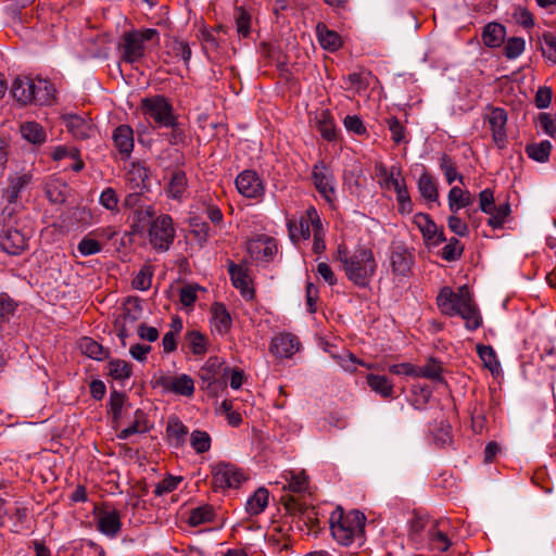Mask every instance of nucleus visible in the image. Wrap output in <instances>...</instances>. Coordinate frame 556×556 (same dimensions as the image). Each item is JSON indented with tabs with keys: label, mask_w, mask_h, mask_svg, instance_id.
I'll return each instance as SVG.
<instances>
[{
	"label": "nucleus",
	"mask_w": 556,
	"mask_h": 556,
	"mask_svg": "<svg viewBox=\"0 0 556 556\" xmlns=\"http://www.w3.org/2000/svg\"><path fill=\"white\" fill-rule=\"evenodd\" d=\"M108 375L115 380H125L131 376L132 366L123 359H112L106 366Z\"/></svg>",
	"instance_id": "37"
},
{
	"label": "nucleus",
	"mask_w": 556,
	"mask_h": 556,
	"mask_svg": "<svg viewBox=\"0 0 556 556\" xmlns=\"http://www.w3.org/2000/svg\"><path fill=\"white\" fill-rule=\"evenodd\" d=\"M213 484L216 489L239 488L247 480L244 471L230 463H217L212 467Z\"/></svg>",
	"instance_id": "8"
},
{
	"label": "nucleus",
	"mask_w": 556,
	"mask_h": 556,
	"mask_svg": "<svg viewBox=\"0 0 556 556\" xmlns=\"http://www.w3.org/2000/svg\"><path fill=\"white\" fill-rule=\"evenodd\" d=\"M376 169L377 176L379 177V184L382 188L388 190L394 189V191H397L406 186L400 168L393 166L388 169L384 165L380 164Z\"/></svg>",
	"instance_id": "21"
},
{
	"label": "nucleus",
	"mask_w": 556,
	"mask_h": 556,
	"mask_svg": "<svg viewBox=\"0 0 556 556\" xmlns=\"http://www.w3.org/2000/svg\"><path fill=\"white\" fill-rule=\"evenodd\" d=\"M457 315L465 320V326L470 331L477 330L482 324L481 315L472 298L462 311L457 312Z\"/></svg>",
	"instance_id": "31"
},
{
	"label": "nucleus",
	"mask_w": 556,
	"mask_h": 556,
	"mask_svg": "<svg viewBox=\"0 0 556 556\" xmlns=\"http://www.w3.org/2000/svg\"><path fill=\"white\" fill-rule=\"evenodd\" d=\"M312 178L319 194L328 203H332L336 199V189L331 169L324 162H319L313 167Z\"/></svg>",
	"instance_id": "9"
},
{
	"label": "nucleus",
	"mask_w": 556,
	"mask_h": 556,
	"mask_svg": "<svg viewBox=\"0 0 556 556\" xmlns=\"http://www.w3.org/2000/svg\"><path fill=\"white\" fill-rule=\"evenodd\" d=\"M99 202L108 211H111L113 213L119 212V198L115 189H113L112 187H108L101 192Z\"/></svg>",
	"instance_id": "51"
},
{
	"label": "nucleus",
	"mask_w": 556,
	"mask_h": 556,
	"mask_svg": "<svg viewBox=\"0 0 556 556\" xmlns=\"http://www.w3.org/2000/svg\"><path fill=\"white\" fill-rule=\"evenodd\" d=\"M159 383L164 390L182 396H191L194 392L193 379L186 374L177 377H162Z\"/></svg>",
	"instance_id": "17"
},
{
	"label": "nucleus",
	"mask_w": 556,
	"mask_h": 556,
	"mask_svg": "<svg viewBox=\"0 0 556 556\" xmlns=\"http://www.w3.org/2000/svg\"><path fill=\"white\" fill-rule=\"evenodd\" d=\"M316 31L319 43L324 49L336 51L341 47L340 36L336 31L328 29L325 24L319 23Z\"/></svg>",
	"instance_id": "35"
},
{
	"label": "nucleus",
	"mask_w": 556,
	"mask_h": 556,
	"mask_svg": "<svg viewBox=\"0 0 556 556\" xmlns=\"http://www.w3.org/2000/svg\"><path fill=\"white\" fill-rule=\"evenodd\" d=\"M316 127L321 137L328 141L336 139V127L328 110H323L315 116Z\"/></svg>",
	"instance_id": "34"
},
{
	"label": "nucleus",
	"mask_w": 556,
	"mask_h": 556,
	"mask_svg": "<svg viewBox=\"0 0 556 556\" xmlns=\"http://www.w3.org/2000/svg\"><path fill=\"white\" fill-rule=\"evenodd\" d=\"M79 349L81 353L97 361L105 358L108 354L100 343L88 337H85L79 341Z\"/></svg>",
	"instance_id": "41"
},
{
	"label": "nucleus",
	"mask_w": 556,
	"mask_h": 556,
	"mask_svg": "<svg viewBox=\"0 0 556 556\" xmlns=\"http://www.w3.org/2000/svg\"><path fill=\"white\" fill-rule=\"evenodd\" d=\"M0 245L10 255L21 254L27 245L25 236L14 227H4L0 233Z\"/></svg>",
	"instance_id": "15"
},
{
	"label": "nucleus",
	"mask_w": 556,
	"mask_h": 556,
	"mask_svg": "<svg viewBox=\"0 0 556 556\" xmlns=\"http://www.w3.org/2000/svg\"><path fill=\"white\" fill-rule=\"evenodd\" d=\"M237 31L242 37H248L251 31V15L243 8L237 9L236 12Z\"/></svg>",
	"instance_id": "55"
},
{
	"label": "nucleus",
	"mask_w": 556,
	"mask_h": 556,
	"mask_svg": "<svg viewBox=\"0 0 556 556\" xmlns=\"http://www.w3.org/2000/svg\"><path fill=\"white\" fill-rule=\"evenodd\" d=\"M112 139L115 149L123 160L130 156L134 150V131L128 125H119L113 131Z\"/></svg>",
	"instance_id": "18"
},
{
	"label": "nucleus",
	"mask_w": 556,
	"mask_h": 556,
	"mask_svg": "<svg viewBox=\"0 0 556 556\" xmlns=\"http://www.w3.org/2000/svg\"><path fill=\"white\" fill-rule=\"evenodd\" d=\"M544 46H542L543 55L554 64H556V30L545 31L542 35Z\"/></svg>",
	"instance_id": "53"
},
{
	"label": "nucleus",
	"mask_w": 556,
	"mask_h": 556,
	"mask_svg": "<svg viewBox=\"0 0 556 556\" xmlns=\"http://www.w3.org/2000/svg\"><path fill=\"white\" fill-rule=\"evenodd\" d=\"M486 121L489 123L490 129L492 131L493 140L495 144L503 149L506 144L507 136H506V123H507V113L504 109L494 108L486 116Z\"/></svg>",
	"instance_id": "16"
},
{
	"label": "nucleus",
	"mask_w": 556,
	"mask_h": 556,
	"mask_svg": "<svg viewBox=\"0 0 556 556\" xmlns=\"http://www.w3.org/2000/svg\"><path fill=\"white\" fill-rule=\"evenodd\" d=\"M464 251V247L456 238H451L448 243L442 249L441 256L447 262L458 260Z\"/></svg>",
	"instance_id": "54"
},
{
	"label": "nucleus",
	"mask_w": 556,
	"mask_h": 556,
	"mask_svg": "<svg viewBox=\"0 0 556 556\" xmlns=\"http://www.w3.org/2000/svg\"><path fill=\"white\" fill-rule=\"evenodd\" d=\"M223 362L217 357H210L199 370V377L203 383H206V388H211L217 381V378L223 370H227L223 367Z\"/></svg>",
	"instance_id": "26"
},
{
	"label": "nucleus",
	"mask_w": 556,
	"mask_h": 556,
	"mask_svg": "<svg viewBox=\"0 0 556 556\" xmlns=\"http://www.w3.org/2000/svg\"><path fill=\"white\" fill-rule=\"evenodd\" d=\"M290 239L298 242L301 239H308L312 231V219L305 214L299 220L289 219L287 223Z\"/></svg>",
	"instance_id": "28"
},
{
	"label": "nucleus",
	"mask_w": 556,
	"mask_h": 556,
	"mask_svg": "<svg viewBox=\"0 0 556 556\" xmlns=\"http://www.w3.org/2000/svg\"><path fill=\"white\" fill-rule=\"evenodd\" d=\"M97 529L109 538L118 535L122 529L121 515L108 504H103L101 508H94Z\"/></svg>",
	"instance_id": "10"
},
{
	"label": "nucleus",
	"mask_w": 556,
	"mask_h": 556,
	"mask_svg": "<svg viewBox=\"0 0 556 556\" xmlns=\"http://www.w3.org/2000/svg\"><path fill=\"white\" fill-rule=\"evenodd\" d=\"M53 85L42 78L36 80L27 76H18L12 83L11 93L21 105H49L54 99Z\"/></svg>",
	"instance_id": "2"
},
{
	"label": "nucleus",
	"mask_w": 556,
	"mask_h": 556,
	"mask_svg": "<svg viewBox=\"0 0 556 556\" xmlns=\"http://www.w3.org/2000/svg\"><path fill=\"white\" fill-rule=\"evenodd\" d=\"M142 314L141 306L137 303H129L121 316H118L114 323V328L117 332L122 344L126 345V339L131 334L136 323L140 319Z\"/></svg>",
	"instance_id": "11"
},
{
	"label": "nucleus",
	"mask_w": 556,
	"mask_h": 556,
	"mask_svg": "<svg viewBox=\"0 0 556 556\" xmlns=\"http://www.w3.org/2000/svg\"><path fill=\"white\" fill-rule=\"evenodd\" d=\"M478 354L480 358L483 361L484 365L493 370L494 367L498 365L496 361V355L492 346L489 345H478L477 348Z\"/></svg>",
	"instance_id": "63"
},
{
	"label": "nucleus",
	"mask_w": 556,
	"mask_h": 556,
	"mask_svg": "<svg viewBox=\"0 0 556 556\" xmlns=\"http://www.w3.org/2000/svg\"><path fill=\"white\" fill-rule=\"evenodd\" d=\"M148 430L149 428L144 419V414L141 410H137L135 421L129 427L123 429L118 434V438L125 440L135 433H143Z\"/></svg>",
	"instance_id": "49"
},
{
	"label": "nucleus",
	"mask_w": 556,
	"mask_h": 556,
	"mask_svg": "<svg viewBox=\"0 0 556 556\" xmlns=\"http://www.w3.org/2000/svg\"><path fill=\"white\" fill-rule=\"evenodd\" d=\"M250 255L262 262H271L278 252V245L274 238L260 236L248 243Z\"/></svg>",
	"instance_id": "13"
},
{
	"label": "nucleus",
	"mask_w": 556,
	"mask_h": 556,
	"mask_svg": "<svg viewBox=\"0 0 556 556\" xmlns=\"http://www.w3.org/2000/svg\"><path fill=\"white\" fill-rule=\"evenodd\" d=\"M552 150L549 141L544 140L540 143H531L526 147L528 156L536 162L544 163L548 160Z\"/></svg>",
	"instance_id": "43"
},
{
	"label": "nucleus",
	"mask_w": 556,
	"mask_h": 556,
	"mask_svg": "<svg viewBox=\"0 0 556 556\" xmlns=\"http://www.w3.org/2000/svg\"><path fill=\"white\" fill-rule=\"evenodd\" d=\"M509 213L510 206L508 203L494 205V208L491 211V213H486L490 215L488 224L494 229L502 228Z\"/></svg>",
	"instance_id": "48"
},
{
	"label": "nucleus",
	"mask_w": 556,
	"mask_h": 556,
	"mask_svg": "<svg viewBox=\"0 0 556 556\" xmlns=\"http://www.w3.org/2000/svg\"><path fill=\"white\" fill-rule=\"evenodd\" d=\"M525 50V40L520 37H511L507 40L504 51L508 59H516Z\"/></svg>",
	"instance_id": "60"
},
{
	"label": "nucleus",
	"mask_w": 556,
	"mask_h": 556,
	"mask_svg": "<svg viewBox=\"0 0 556 556\" xmlns=\"http://www.w3.org/2000/svg\"><path fill=\"white\" fill-rule=\"evenodd\" d=\"M141 103L143 114L152 118L159 126L172 127L175 125L176 117L173 114V108L164 97L146 98Z\"/></svg>",
	"instance_id": "7"
},
{
	"label": "nucleus",
	"mask_w": 556,
	"mask_h": 556,
	"mask_svg": "<svg viewBox=\"0 0 556 556\" xmlns=\"http://www.w3.org/2000/svg\"><path fill=\"white\" fill-rule=\"evenodd\" d=\"M300 350L299 339L291 333H280L270 344V351L279 357H291Z\"/></svg>",
	"instance_id": "19"
},
{
	"label": "nucleus",
	"mask_w": 556,
	"mask_h": 556,
	"mask_svg": "<svg viewBox=\"0 0 556 556\" xmlns=\"http://www.w3.org/2000/svg\"><path fill=\"white\" fill-rule=\"evenodd\" d=\"M416 377H422L434 381L442 380V366L435 359H429L421 367H416Z\"/></svg>",
	"instance_id": "47"
},
{
	"label": "nucleus",
	"mask_w": 556,
	"mask_h": 556,
	"mask_svg": "<svg viewBox=\"0 0 556 556\" xmlns=\"http://www.w3.org/2000/svg\"><path fill=\"white\" fill-rule=\"evenodd\" d=\"M418 189L420 194L429 200L437 201L438 200V188L437 182L433 177L429 173H424L420 175L418 179Z\"/></svg>",
	"instance_id": "42"
},
{
	"label": "nucleus",
	"mask_w": 556,
	"mask_h": 556,
	"mask_svg": "<svg viewBox=\"0 0 556 556\" xmlns=\"http://www.w3.org/2000/svg\"><path fill=\"white\" fill-rule=\"evenodd\" d=\"M429 523L428 516L414 514L410 522H409V535L413 539H416V536H419L421 532L426 529V527Z\"/></svg>",
	"instance_id": "62"
},
{
	"label": "nucleus",
	"mask_w": 556,
	"mask_h": 556,
	"mask_svg": "<svg viewBox=\"0 0 556 556\" xmlns=\"http://www.w3.org/2000/svg\"><path fill=\"white\" fill-rule=\"evenodd\" d=\"M228 273L233 287L239 289L243 296L251 299L254 291L250 288L251 278L249 276L248 268L243 265H237L230 261L228 263Z\"/></svg>",
	"instance_id": "20"
},
{
	"label": "nucleus",
	"mask_w": 556,
	"mask_h": 556,
	"mask_svg": "<svg viewBox=\"0 0 556 556\" xmlns=\"http://www.w3.org/2000/svg\"><path fill=\"white\" fill-rule=\"evenodd\" d=\"M212 313L216 329L226 332L231 326V318L225 305L222 303L213 304Z\"/></svg>",
	"instance_id": "45"
},
{
	"label": "nucleus",
	"mask_w": 556,
	"mask_h": 556,
	"mask_svg": "<svg viewBox=\"0 0 556 556\" xmlns=\"http://www.w3.org/2000/svg\"><path fill=\"white\" fill-rule=\"evenodd\" d=\"M506 29L498 23H489L482 31V41L490 48L500 47L505 39Z\"/></svg>",
	"instance_id": "29"
},
{
	"label": "nucleus",
	"mask_w": 556,
	"mask_h": 556,
	"mask_svg": "<svg viewBox=\"0 0 556 556\" xmlns=\"http://www.w3.org/2000/svg\"><path fill=\"white\" fill-rule=\"evenodd\" d=\"M440 167L444 173L447 184H450V185L453 184L454 180L457 178L463 184L464 177L462 175L460 176L457 175V170H456V166H455L454 162L446 154H444L441 157Z\"/></svg>",
	"instance_id": "56"
},
{
	"label": "nucleus",
	"mask_w": 556,
	"mask_h": 556,
	"mask_svg": "<svg viewBox=\"0 0 556 556\" xmlns=\"http://www.w3.org/2000/svg\"><path fill=\"white\" fill-rule=\"evenodd\" d=\"M189 349L195 355H201L206 352L205 337L195 330L189 331L186 336Z\"/></svg>",
	"instance_id": "52"
},
{
	"label": "nucleus",
	"mask_w": 556,
	"mask_h": 556,
	"mask_svg": "<svg viewBox=\"0 0 556 556\" xmlns=\"http://www.w3.org/2000/svg\"><path fill=\"white\" fill-rule=\"evenodd\" d=\"M187 434L188 428L178 417L172 416L168 418L166 435L170 445L181 447L186 442Z\"/></svg>",
	"instance_id": "25"
},
{
	"label": "nucleus",
	"mask_w": 556,
	"mask_h": 556,
	"mask_svg": "<svg viewBox=\"0 0 556 556\" xmlns=\"http://www.w3.org/2000/svg\"><path fill=\"white\" fill-rule=\"evenodd\" d=\"M150 244L159 251H167L175 238V228L169 215L163 214L150 223L148 230Z\"/></svg>",
	"instance_id": "5"
},
{
	"label": "nucleus",
	"mask_w": 556,
	"mask_h": 556,
	"mask_svg": "<svg viewBox=\"0 0 556 556\" xmlns=\"http://www.w3.org/2000/svg\"><path fill=\"white\" fill-rule=\"evenodd\" d=\"M439 521H434L429 530V542L433 549L445 552L451 546V541L447 535L439 530Z\"/></svg>",
	"instance_id": "44"
},
{
	"label": "nucleus",
	"mask_w": 556,
	"mask_h": 556,
	"mask_svg": "<svg viewBox=\"0 0 556 556\" xmlns=\"http://www.w3.org/2000/svg\"><path fill=\"white\" fill-rule=\"evenodd\" d=\"M153 273L150 266L142 267L132 280V287L146 291L151 287Z\"/></svg>",
	"instance_id": "57"
},
{
	"label": "nucleus",
	"mask_w": 556,
	"mask_h": 556,
	"mask_svg": "<svg viewBox=\"0 0 556 556\" xmlns=\"http://www.w3.org/2000/svg\"><path fill=\"white\" fill-rule=\"evenodd\" d=\"M33 175L30 173L15 174L9 177V186L3 190V199L9 203H15L20 193L31 181Z\"/></svg>",
	"instance_id": "22"
},
{
	"label": "nucleus",
	"mask_w": 556,
	"mask_h": 556,
	"mask_svg": "<svg viewBox=\"0 0 556 556\" xmlns=\"http://www.w3.org/2000/svg\"><path fill=\"white\" fill-rule=\"evenodd\" d=\"M22 137L34 143L41 144L46 141L45 129L36 122H27L21 126Z\"/></svg>",
	"instance_id": "36"
},
{
	"label": "nucleus",
	"mask_w": 556,
	"mask_h": 556,
	"mask_svg": "<svg viewBox=\"0 0 556 556\" xmlns=\"http://www.w3.org/2000/svg\"><path fill=\"white\" fill-rule=\"evenodd\" d=\"M190 444L197 453H205L211 448V437L206 431L194 430L190 435Z\"/></svg>",
	"instance_id": "50"
},
{
	"label": "nucleus",
	"mask_w": 556,
	"mask_h": 556,
	"mask_svg": "<svg viewBox=\"0 0 556 556\" xmlns=\"http://www.w3.org/2000/svg\"><path fill=\"white\" fill-rule=\"evenodd\" d=\"M187 177L182 170H175L167 186L168 195L173 199H180L187 189Z\"/></svg>",
	"instance_id": "38"
},
{
	"label": "nucleus",
	"mask_w": 556,
	"mask_h": 556,
	"mask_svg": "<svg viewBox=\"0 0 556 556\" xmlns=\"http://www.w3.org/2000/svg\"><path fill=\"white\" fill-rule=\"evenodd\" d=\"M63 119L67 130L77 139H87L94 134V128L90 121L78 115H65Z\"/></svg>",
	"instance_id": "23"
},
{
	"label": "nucleus",
	"mask_w": 556,
	"mask_h": 556,
	"mask_svg": "<svg viewBox=\"0 0 556 556\" xmlns=\"http://www.w3.org/2000/svg\"><path fill=\"white\" fill-rule=\"evenodd\" d=\"M214 518V511L212 506L203 505L195 508H192L189 513L187 522L191 527H198L200 525L207 523L212 521Z\"/></svg>",
	"instance_id": "40"
},
{
	"label": "nucleus",
	"mask_w": 556,
	"mask_h": 556,
	"mask_svg": "<svg viewBox=\"0 0 556 556\" xmlns=\"http://www.w3.org/2000/svg\"><path fill=\"white\" fill-rule=\"evenodd\" d=\"M337 258L346 278L356 287L366 288L370 285L378 266L371 249L358 247L349 251L344 245H339Z\"/></svg>",
	"instance_id": "1"
},
{
	"label": "nucleus",
	"mask_w": 556,
	"mask_h": 556,
	"mask_svg": "<svg viewBox=\"0 0 556 556\" xmlns=\"http://www.w3.org/2000/svg\"><path fill=\"white\" fill-rule=\"evenodd\" d=\"M77 250L83 256L94 255L102 250V245L96 239L84 237L77 245Z\"/></svg>",
	"instance_id": "58"
},
{
	"label": "nucleus",
	"mask_w": 556,
	"mask_h": 556,
	"mask_svg": "<svg viewBox=\"0 0 556 556\" xmlns=\"http://www.w3.org/2000/svg\"><path fill=\"white\" fill-rule=\"evenodd\" d=\"M367 383L372 391L383 397H390L393 394V384L386 376L368 375Z\"/></svg>",
	"instance_id": "39"
},
{
	"label": "nucleus",
	"mask_w": 556,
	"mask_h": 556,
	"mask_svg": "<svg viewBox=\"0 0 556 556\" xmlns=\"http://www.w3.org/2000/svg\"><path fill=\"white\" fill-rule=\"evenodd\" d=\"M539 123L545 134L551 137L556 135V117L547 113H541L539 115Z\"/></svg>",
	"instance_id": "64"
},
{
	"label": "nucleus",
	"mask_w": 556,
	"mask_h": 556,
	"mask_svg": "<svg viewBox=\"0 0 556 556\" xmlns=\"http://www.w3.org/2000/svg\"><path fill=\"white\" fill-rule=\"evenodd\" d=\"M413 254L404 247H396L390 254V266L395 279L407 278L412 274Z\"/></svg>",
	"instance_id": "14"
},
{
	"label": "nucleus",
	"mask_w": 556,
	"mask_h": 556,
	"mask_svg": "<svg viewBox=\"0 0 556 556\" xmlns=\"http://www.w3.org/2000/svg\"><path fill=\"white\" fill-rule=\"evenodd\" d=\"M366 517L359 510L343 514L339 508L330 516V529L333 539L341 545H350L362 541L365 532Z\"/></svg>",
	"instance_id": "3"
},
{
	"label": "nucleus",
	"mask_w": 556,
	"mask_h": 556,
	"mask_svg": "<svg viewBox=\"0 0 556 556\" xmlns=\"http://www.w3.org/2000/svg\"><path fill=\"white\" fill-rule=\"evenodd\" d=\"M307 215L312 219V231H313V251L317 254L324 252L326 249L321 222L314 207L307 210Z\"/></svg>",
	"instance_id": "32"
},
{
	"label": "nucleus",
	"mask_w": 556,
	"mask_h": 556,
	"mask_svg": "<svg viewBox=\"0 0 556 556\" xmlns=\"http://www.w3.org/2000/svg\"><path fill=\"white\" fill-rule=\"evenodd\" d=\"M471 298L472 295L467 286L459 287L457 291L450 287H444L437 296V304L442 314L455 316Z\"/></svg>",
	"instance_id": "6"
},
{
	"label": "nucleus",
	"mask_w": 556,
	"mask_h": 556,
	"mask_svg": "<svg viewBox=\"0 0 556 556\" xmlns=\"http://www.w3.org/2000/svg\"><path fill=\"white\" fill-rule=\"evenodd\" d=\"M268 491L265 488H258L247 502V513L250 516H257L263 513L268 505Z\"/></svg>",
	"instance_id": "33"
},
{
	"label": "nucleus",
	"mask_w": 556,
	"mask_h": 556,
	"mask_svg": "<svg viewBox=\"0 0 556 556\" xmlns=\"http://www.w3.org/2000/svg\"><path fill=\"white\" fill-rule=\"evenodd\" d=\"M70 192L68 185L60 178H50L46 184V194L54 204L64 203Z\"/></svg>",
	"instance_id": "27"
},
{
	"label": "nucleus",
	"mask_w": 556,
	"mask_h": 556,
	"mask_svg": "<svg viewBox=\"0 0 556 556\" xmlns=\"http://www.w3.org/2000/svg\"><path fill=\"white\" fill-rule=\"evenodd\" d=\"M149 180V172L146 166L140 163H132L126 173V182L130 190H146Z\"/></svg>",
	"instance_id": "24"
},
{
	"label": "nucleus",
	"mask_w": 556,
	"mask_h": 556,
	"mask_svg": "<svg viewBox=\"0 0 556 556\" xmlns=\"http://www.w3.org/2000/svg\"><path fill=\"white\" fill-rule=\"evenodd\" d=\"M236 187L240 194L248 199L260 200L265 193L262 178L254 170H243L236 178Z\"/></svg>",
	"instance_id": "12"
},
{
	"label": "nucleus",
	"mask_w": 556,
	"mask_h": 556,
	"mask_svg": "<svg viewBox=\"0 0 556 556\" xmlns=\"http://www.w3.org/2000/svg\"><path fill=\"white\" fill-rule=\"evenodd\" d=\"M387 124L389 127V130L391 132L392 140L399 144L404 141L405 139V127L404 125L399 121L397 117L392 116L387 119Z\"/></svg>",
	"instance_id": "61"
},
{
	"label": "nucleus",
	"mask_w": 556,
	"mask_h": 556,
	"mask_svg": "<svg viewBox=\"0 0 556 556\" xmlns=\"http://www.w3.org/2000/svg\"><path fill=\"white\" fill-rule=\"evenodd\" d=\"M413 222L422 233L425 242L433 237L438 226L428 214L418 213L414 216Z\"/></svg>",
	"instance_id": "46"
},
{
	"label": "nucleus",
	"mask_w": 556,
	"mask_h": 556,
	"mask_svg": "<svg viewBox=\"0 0 556 556\" xmlns=\"http://www.w3.org/2000/svg\"><path fill=\"white\" fill-rule=\"evenodd\" d=\"M448 207L454 214L460 208L469 206L473 202L471 193L459 187H453L448 192Z\"/></svg>",
	"instance_id": "30"
},
{
	"label": "nucleus",
	"mask_w": 556,
	"mask_h": 556,
	"mask_svg": "<svg viewBox=\"0 0 556 556\" xmlns=\"http://www.w3.org/2000/svg\"><path fill=\"white\" fill-rule=\"evenodd\" d=\"M153 39L159 40V31L154 28L126 31L119 43L123 61L127 63L140 61L146 53L144 42Z\"/></svg>",
	"instance_id": "4"
},
{
	"label": "nucleus",
	"mask_w": 556,
	"mask_h": 556,
	"mask_svg": "<svg viewBox=\"0 0 556 556\" xmlns=\"http://www.w3.org/2000/svg\"><path fill=\"white\" fill-rule=\"evenodd\" d=\"M136 220L137 223L134 225L135 232H141L144 228V223H151L150 220L154 216V210L152 206L148 205L146 207H139L136 210Z\"/></svg>",
	"instance_id": "59"
}]
</instances>
